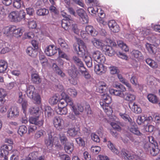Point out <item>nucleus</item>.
Here are the masks:
<instances>
[{
	"label": "nucleus",
	"instance_id": "obj_47",
	"mask_svg": "<svg viewBox=\"0 0 160 160\" xmlns=\"http://www.w3.org/2000/svg\"><path fill=\"white\" fill-rule=\"evenodd\" d=\"M52 68L56 71V73L58 75L61 76L62 77H63L65 76L64 73L62 72V71L60 69L57 64L55 63H53L52 65Z\"/></svg>",
	"mask_w": 160,
	"mask_h": 160
},
{
	"label": "nucleus",
	"instance_id": "obj_50",
	"mask_svg": "<svg viewBox=\"0 0 160 160\" xmlns=\"http://www.w3.org/2000/svg\"><path fill=\"white\" fill-rule=\"evenodd\" d=\"M0 50L1 53L5 54L9 51V48L6 47L5 43H0Z\"/></svg>",
	"mask_w": 160,
	"mask_h": 160
},
{
	"label": "nucleus",
	"instance_id": "obj_37",
	"mask_svg": "<svg viewBox=\"0 0 160 160\" xmlns=\"http://www.w3.org/2000/svg\"><path fill=\"white\" fill-rule=\"evenodd\" d=\"M72 59L74 63L79 67L78 68H82L84 67L83 62L78 57L74 56L73 57Z\"/></svg>",
	"mask_w": 160,
	"mask_h": 160
},
{
	"label": "nucleus",
	"instance_id": "obj_45",
	"mask_svg": "<svg viewBox=\"0 0 160 160\" xmlns=\"http://www.w3.org/2000/svg\"><path fill=\"white\" fill-rule=\"evenodd\" d=\"M45 133V132L43 130L41 129L37 131L35 133L34 137L35 139H37L38 138L43 136Z\"/></svg>",
	"mask_w": 160,
	"mask_h": 160
},
{
	"label": "nucleus",
	"instance_id": "obj_55",
	"mask_svg": "<svg viewBox=\"0 0 160 160\" xmlns=\"http://www.w3.org/2000/svg\"><path fill=\"white\" fill-rule=\"evenodd\" d=\"M39 111V108L38 106L32 107L29 109V112L31 114L33 115L34 114H37Z\"/></svg>",
	"mask_w": 160,
	"mask_h": 160
},
{
	"label": "nucleus",
	"instance_id": "obj_43",
	"mask_svg": "<svg viewBox=\"0 0 160 160\" xmlns=\"http://www.w3.org/2000/svg\"><path fill=\"white\" fill-rule=\"evenodd\" d=\"M32 80L33 83L36 84H39L41 81L39 75L36 73H33L32 75Z\"/></svg>",
	"mask_w": 160,
	"mask_h": 160
},
{
	"label": "nucleus",
	"instance_id": "obj_56",
	"mask_svg": "<svg viewBox=\"0 0 160 160\" xmlns=\"http://www.w3.org/2000/svg\"><path fill=\"white\" fill-rule=\"evenodd\" d=\"M59 138L61 143L62 144H66L68 141L66 135L63 133H61L59 134Z\"/></svg>",
	"mask_w": 160,
	"mask_h": 160
},
{
	"label": "nucleus",
	"instance_id": "obj_40",
	"mask_svg": "<svg viewBox=\"0 0 160 160\" xmlns=\"http://www.w3.org/2000/svg\"><path fill=\"white\" fill-rule=\"evenodd\" d=\"M49 12L48 9L45 8H41L37 10L36 14L38 16H44L48 15Z\"/></svg>",
	"mask_w": 160,
	"mask_h": 160
},
{
	"label": "nucleus",
	"instance_id": "obj_1",
	"mask_svg": "<svg viewBox=\"0 0 160 160\" xmlns=\"http://www.w3.org/2000/svg\"><path fill=\"white\" fill-rule=\"evenodd\" d=\"M74 49L78 56L80 57L85 56L84 60L88 67L91 68L92 66V58L89 56H86L88 51L87 47L82 41L80 40L77 45L75 46L74 45Z\"/></svg>",
	"mask_w": 160,
	"mask_h": 160
},
{
	"label": "nucleus",
	"instance_id": "obj_14",
	"mask_svg": "<svg viewBox=\"0 0 160 160\" xmlns=\"http://www.w3.org/2000/svg\"><path fill=\"white\" fill-rule=\"evenodd\" d=\"M19 114V111L18 108L16 106L11 107L8 112L7 117L10 118L18 117Z\"/></svg>",
	"mask_w": 160,
	"mask_h": 160
},
{
	"label": "nucleus",
	"instance_id": "obj_38",
	"mask_svg": "<svg viewBox=\"0 0 160 160\" xmlns=\"http://www.w3.org/2000/svg\"><path fill=\"white\" fill-rule=\"evenodd\" d=\"M64 149L67 153L69 154L71 153L74 149L73 143H68L66 144L64 146Z\"/></svg>",
	"mask_w": 160,
	"mask_h": 160
},
{
	"label": "nucleus",
	"instance_id": "obj_63",
	"mask_svg": "<svg viewBox=\"0 0 160 160\" xmlns=\"http://www.w3.org/2000/svg\"><path fill=\"white\" fill-rule=\"evenodd\" d=\"M13 4L15 8L17 9L19 8L21 6V0H13Z\"/></svg>",
	"mask_w": 160,
	"mask_h": 160
},
{
	"label": "nucleus",
	"instance_id": "obj_26",
	"mask_svg": "<svg viewBox=\"0 0 160 160\" xmlns=\"http://www.w3.org/2000/svg\"><path fill=\"white\" fill-rule=\"evenodd\" d=\"M58 41V44L62 49L68 50L69 49V46L64 39L62 38H59Z\"/></svg>",
	"mask_w": 160,
	"mask_h": 160
},
{
	"label": "nucleus",
	"instance_id": "obj_12",
	"mask_svg": "<svg viewBox=\"0 0 160 160\" xmlns=\"http://www.w3.org/2000/svg\"><path fill=\"white\" fill-rule=\"evenodd\" d=\"M130 125L128 127V130L132 133L138 136H141L142 135L139 130H138V128L134 122L132 121L130 122Z\"/></svg>",
	"mask_w": 160,
	"mask_h": 160
},
{
	"label": "nucleus",
	"instance_id": "obj_10",
	"mask_svg": "<svg viewBox=\"0 0 160 160\" xmlns=\"http://www.w3.org/2000/svg\"><path fill=\"white\" fill-rule=\"evenodd\" d=\"M92 57L97 62L102 64L105 62L106 60L105 56L99 51L94 52L93 54Z\"/></svg>",
	"mask_w": 160,
	"mask_h": 160
},
{
	"label": "nucleus",
	"instance_id": "obj_11",
	"mask_svg": "<svg viewBox=\"0 0 160 160\" xmlns=\"http://www.w3.org/2000/svg\"><path fill=\"white\" fill-rule=\"evenodd\" d=\"M18 95L19 97L18 102V103L21 104L23 112L24 114H26L28 106V102L27 101L24 100L23 98L22 93L21 92H19L18 93Z\"/></svg>",
	"mask_w": 160,
	"mask_h": 160
},
{
	"label": "nucleus",
	"instance_id": "obj_30",
	"mask_svg": "<svg viewBox=\"0 0 160 160\" xmlns=\"http://www.w3.org/2000/svg\"><path fill=\"white\" fill-rule=\"evenodd\" d=\"M55 110L57 113L61 115H66L68 113V109L66 107H58Z\"/></svg>",
	"mask_w": 160,
	"mask_h": 160
},
{
	"label": "nucleus",
	"instance_id": "obj_62",
	"mask_svg": "<svg viewBox=\"0 0 160 160\" xmlns=\"http://www.w3.org/2000/svg\"><path fill=\"white\" fill-rule=\"evenodd\" d=\"M28 25L29 28L31 29H35L37 26L36 22L34 20H29L28 22Z\"/></svg>",
	"mask_w": 160,
	"mask_h": 160
},
{
	"label": "nucleus",
	"instance_id": "obj_52",
	"mask_svg": "<svg viewBox=\"0 0 160 160\" xmlns=\"http://www.w3.org/2000/svg\"><path fill=\"white\" fill-rule=\"evenodd\" d=\"M145 121V115L144 114L139 116L136 120L137 123L139 125L144 123Z\"/></svg>",
	"mask_w": 160,
	"mask_h": 160
},
{
	"label": "nucleus",
	"instance_id": "obj_20",
	"mask_svg": "<svg viewBox=\"0 0 160 160\" xmlns=\"http://www.w3.org/2000/svg\"><path fill=\"white\" fill-rule=\"evenodd\" d=\"M29 122L30 123L34 124L35 125L38 126L40 127L43 124L44 120L43 119L39 120V117H32L29 119Z\"/></svg>",
	"mask_w": 160,
	"mask_h": 160
},
{
	"label": "nucleus",
	"instance_id": "obj_35",
	"mask_svg": "<svg viewBox=\"0 0 160 160\" xmlns=\"http://www.w3.org/2000/svg\"><path fill=\"white\" fill-rule=\"evenodd\" d=\"M148 100L151 102L156 104L158 102V98L157 96L153 94H149L147 96Z\"/></svg>",
	"mask_w": 160,
	"mask_h": 160
},
{
	"label": "nucleus",
	"instance_id": "obj_59",
	"mask_svg": "<svg viewBox=\"0 0 160 160\" xmlns=\"http://www.w3.org/2000/svg\"><path fill=\"white\" fill-rule=\"evenodd\" d=\"M98 9L96 7H89L88 8V12L92 15L96 14L97 12H98Z\"/></svg>",
	"mask_w": 160,
	"mask_h": 160
},
{
	"label": "nucleus",
	"instance_id": "obj_3",
	"mask_svg": "<svg viewBox=\"0 0 160 160\" xmlns=\"http://www.w3.org/2000/svg\"><path fill=\"white\" fill-rule=\"evenodd\" d=\"M26 13L23 10L19 11H13L11 12L8 15L9 19L12 22H17L25 19Z\"/></svg>",
	"mask_w": 160,
	"mask_h": 160
},
{
	"label": "nucleus",
	"instance_id": "obj_16",
	"mask_svg": "<svg viewBox=\"0 0 160 160\" xmlns=\"http://www.w3.org/2000/svg\"><path fill=\"white\" fill-rule=\"evenodd\" d=\"M108 88L106 83L104 82H100L98 83L96 89V91L100 93H104L107 92Z\"/></svg>",
	"mask_w": 160,
	"mask_h": 160
},
{
	"label": "nucleus",
	"instance_id": "obj_41",
	"mask_svg": "<svg viewBox=\"0 0 160 160\" xmlns=\"http://www.w3.org/2000/svg\"><path fill=\"white\" fill-rule=\"evenodd\" d=\"M39 60L43 67H45L47 65L48 60L44 55L40 54L39 56Z\"/></svg>",
	"mask_w": 160,
	"mask_h": 160
},
{
	"label": "nucleus",
	"instance_id": "obj_24",
	"mask_svg": "<svg viewBox=\"0 0 160 160\" xmlns=\"http://www.w3.org/2000/svg\"><path fill=\"white\" fill-rule=\"evenodd\" d=\"M27 95L30 98H33V96L37 93L35 92V88L32 85H29L27 88Z\"/></svg>",
	"mask_w": 160,
	"mask_h": 160
},
{
	"label": "nucleus",
	"instance_id": "obj_34",
	"mask_svg": "<svg viewBox=\"0 0 160 160\" xmlns=\"http://www.w3.org/2000/svg\"><path fill=\"white\" fill-rule=\"evenodd\" d=\"M146 48L148 52L151 53H154L156 52L157 48L154 45L147 43L146 44Z\"/></svg>",
	"mask_w": 160,
	"mask_h": 160
},
{
	"label": "nucleus",
	"instance_id": "obj_64",
	"mask_svg": "<svg viewBox=\"0 0 160 160\" xmlns=\"http://www.w3.org/2000/svg\"><path fill=\"white\" fill-rule=\"evenodd\" d=\"M68 92L69 95L71 96L75 97L77 93V91L74 88H69L68 90Z\"/></svg>",
	"mask_w": 160,
	"mask_h": 160
},
{
	"label": "nucleus",
	"instance_id": "obj_46",
	"mask_svg": "<svg viewBox=\"0 0 160 160\" xmlns=\"http://www.w3.org/2000/svg\"><path fill=\"white\" fill-rule=\"evenodd\" d=\"M132 110L134 113L137 114L140 113L142 112L141 108L135 103L133 104L132 107Z\"/></svg>",
	"mask_w": 160,
	"mask_h": 160
},
{
	"label": "nucleus",
	"instance_id": "obj_57",
	"mask_svg": "<svg viewBox=\"0 0 160 160\" xmlns=\"http://www.w3.org/2000/svg\"><path fill=\"white\" fill-rule=\"evenodd\" d=\"M45 114L46 116L49 117L52 115L53 110L50 106H46L45 108Z\"/></svg>",
	"mask_w": 160,
	"mask_h": 160
},
{
	"label": "nucleus",
	"instance_id": "obj_54",
	"mask_svg": "<svg viewBox=\"0 0 160 160\" xmlns=\"http://www.w3.org/2000/svg\"><path fill=\"white\" fill-rule=\"evenodd\" d=\"M119 115L125 121H128L130 122L132 121V119L130 118L129 115L125 113L120 112Z\"/></svg>",
	"mask_w": 160,
	"mask_h": 160
},
{
	"label": "nucleus",
	"instance_id": "obj_23",
	"mask_svg": "<svg viewBox=\"0 0 160 160\" xmlns=\"http://www.w3.org/2000/svg\"><path fill=\"white\" fill-rule=\"evenodd\" d=\"M122 97L124 99L130 102H132L136 99V96L129 92H125Z\"/></svg>",
	"mask_w": 160,
	"mask_h": 160
},
{
	"label": "nucleus",
	"instance_id": "obj_61",
	"mask_svg": "<svg viewBox=\"0 0 160 160\" xmlns=\"http://www.w3.org/2000/svg\"><path fill=\"white\" fill-rule=\"evenodd\" d=\"M101 148L100 147L98 146H92L91 148V150L94 154H97L100 151Z\"/></svg>",
	"mask_w": 160,
	"mask_h": 160
},
{
	"label": "nucleus",
	"instance_id": "obj_9",
	"mask_svg": "<svg viewBox=\"0 0 160 160\" xmlns=\"http://www.w3.org/2000/svg\"><path fill=\"white\" fill-rule=\"evenodd\" d=\"M53 123L54 127L58 130L61 131L64 128V121L60 117H55L53 120Z\"/></svg>",
	"mask_w": 160,
	"mask_h": 160
},
{
	"label": "nucleus",
	"instance_id": "obj_5",
	"mask_svg": "<svg viewBox=\"0 0 160 160\" xmlns=\"http://www.w3.org/2000/svg\"><path fill=\"white\" fill-rule=\"evenodd\" d=\"M113 86L117 89H110L109 92L112 95L119 96L122 97L123 95V92L126 91V88L122 85L118 83H114L113 84Z\"/></svg>",
	"mask_w": 160,
	"mask_h": 160
},
{
	"label": "nucleus",
	"instance_id": "obj_29",
	"mask_svg": "<svg viewBox=\"0 0 160 160\" xmlns=\"http://www.w3.org/2000/svg\"><path fill=\"white\" fill-rule=\"evenodd\" d=\"M84 110V108L81 104H78L75 106L73 111L76 115H78L80 114V112H82Z\"/></svg>",
	"mask_w": 160,
	"mask_h": 160
},
{
	"label": "nucleus",
	"instance_id": "obj_22",
	"mask_svg": "<svg viewBox=\"0 0 160 160\" xmlns=\"http://www.w3.org/2000/svg\"><path fill=\"white\" fill-rule=\"evenodd\" d=\"M78 71L81 73V74L85 79H89L90 78L91 76L87 69L83 67L82 68H78Z\"/></svg>",
	"mask_w": 160,
	"mask_h": 160
},
{
	"label": "nucleus",
	"instance_id": "obj_13",
	"mask_svg": "<svg viewBox=\"0 0 160 160\" xmlns=\"http://www.w3.org/2000/svg\"><path fill=\"white\" fill-rule=\"evenodd\" d=\"M107 68L102 64H97L94 67V70L96 73L99 75L104 74L106 72Z\"/></svg>",
	"mask_w": 160,
	"mask_h": 160
},
{
	"label": "nucleus",
	"instance_id": "obj_7",
	"mask_svg": "<svg viewBox=\"0 0 160 160\" xmlns=\"http://www.w3.org/2000/svg\"><path fill=\"white\" fill-rule=\"evenodd\" d=\"M106 42L108 45L104 46L102 49L106 55L112 56L115 53L112 47L116 46V43L114 42L109 39L106 40Z\"/></svg>",
	"mask_w": 160,
	"mask_h": 160
},
{
	"label": "nucleus",
	"instance_id": "obj_8",
	"mask_svg": "<svg viewBox=\"0 0 160 160\" xmlns=\"http://www.w3.org/2000/svg\"><path fill=\"white\" fill-rule=\"evenodd\" d=\"M48 137L45 140V143L47 147L52 145L58 146L59 139L58 137L54 136L53 132L50 131L48 132Z\"/></svg>",
	"mask_w": 160,
	"mask_h": 160
},
{
	"label": "nucleus",
	"instance_id": "obj_36",
	"mask_svg": "<svg viewBox=\"0 0 160 160\" xmlns=\"http://www.w3.org/2000/svg\"><path fill=\"white\" fill-rule=\"evenodd\" d=\"M28 160H44V156H41L37 158V156L35 152H32L29 155Z\"/></svg>",
	"mask_w": 160,
	"mask_h": 160
},
{
	"label": "nucleus",
	"instance_id": "obj_15",
	"mask_svg": "<svg viewBox=\"0 0 160 160\" xmlns=\"http://www.w3.org/2000/svg\"><path fill=\"white\" fill-rule=\"evenodd\" d=\"M44 52L47 56H51L57 53V50L54 45H51L46 47Z\"/></svg>",
	"mask_w": 160,
	"mask_h": 160
},
{
	"label": "nucleus",
	"instance_id": "obj_33",
	"mask_svg": "<svg viewBox=\"0 0 160 160\" xmlns=\"http://www.w3.org/2000/svg\"><path fill=\"white\" fill-rule=\"evenodd\" d=\"M146 62L150 67L153 69H156L158 67V64L157 62L150 58H148L146 59Z\"/></svg>",
	"mask_w": 160,
	"mask_h": 160
},
{
	"label": "nucleus",
	"instance_id": "obj_53",
	"mask_svg": "<svg viewBox=\"0 0 160 160\" xmlns=\"http://www.w3.org/2000/svg\"><path fill=\"white\" fill-rule=\"evenodd\" d=\"M67 133L69 136L74 137L77 135L78 131L74 128H69L67 131Z\"/></svg>",
	"mask_w": 160,
	"mask_h": 160
},
{
	"label": "nucleus",
	"instance_id": "obj_32",
	"mask_svg": "<svg viewBox=\"0 0 160 160\" xmlns=\"http://www.w3.org/2000/svg\"><path fill=\"white\" fill-rule=\"evenodd\" d=\"M60 100L59 96L56 94L51 97L49 100V102L51 105L56 104Z\"/></svg>",
	"mask_w": 160,
	"mask_h": 160
},
{
	"label": "nucleus",
	"instance_id": "obj_2",
	"mask_svg": "<svg viewBox=\"0 0 160 160\" xmlns=\"http://www.w3.org/2000/svg\"><path fill=\"white\" fill-rule=\"evenodd\" d=\"M112 102L111 98L108 94H104L102 99L100 102V104L104 111L108 115H111L112 112V108L109 106V104Z\"/></svg>",
	"mask_w": 160,
	"mask_h": 160
},
{
	"label": "nucleus",
	"instance_id": "obj_6",
	"mask_svg": "<svg viewBox=\"0 0 160 160\" xmlns=\"http://www.w3.org/2000/svg\"><path fill=\"white\" fill-rule=\"evenodd\" d=\"M143 148L146 152H149L151 155L153 156H157L160 151L157 142H155L154 145L151 144L149 145L148 144H144Z\"/></svg>",
	"mask_w": 160,
	"mask_h": 160
},
{
	"label": "nucleus",
	"instance_id": "obj_39",
	"mask_svg": "<svg viewBox=\"0 0 160 160\" xmlns=\"http://www.w3.org/2000/svg\"><path fill=\"white\" fill-rule=\"evenodd\" d=\"M92 42L95 47L98 48L101 47L102 48L104 46L103 43L101 40L96 38H93L92 40Z\"/></svg>",
	"mask_w": 160,
	"mask_h": 160
},
{
	"label": "nucleus",
	"instance_id": "obj_4",
	"mask_svg": "<svg viewBox=\"0 0 160 160\" xmlns=\"http://www.w3.org/2000/svg\"><path fill=\"white\" fill-rule=\"evenodd\" d=\"M4 32V34L8 36L12 34V35L17 38L20 37L22 35L23 31L21 28H17L16 26H12L9 28H6Z\"/></svg>",
	"mask_w": 160,
	"mask_h": 160
},
{
	"label": "nucleus",
	"instance_id": "obj_51",
	"mask_svg": "<svg viewBox=\"0 0 160 160\" xmlns=\"http://www.w3.org/2000/svg\"><path fill=\"white\" fill-rule=\"evenodd\" d=\"M31 98H32L33 100L34 103L36 104L39 105L41 103V98L40 95L38 93L35 94L33 96V97Z\"/></svg>",
	"mask_w": 160,
	"mask_h": 160
},
{
	"label": "nucleus",
	"instance_id": "obj_49",
	"mask_svg": "<svg viewBox=\"0 0 160 160\" xmlns=\"http://www.w3.org/2000/svg\"><path fill=\"white\" fill-rule=\"evenodd\" d=\"M27 131V128L25 125L20 126L18 130V133L21 136H22L26 133Z\"/></svg>",
	"mask_w": 160,
	"mask_h": 160
},
{
	"label": "nucleus",
	"instance_id": "obj_31",
	"mask_svg": "<svg viewBox=\"0 0 160 160\" xmlns=\"http://www.w3.org/2000/svg\"><path fill=\"white\" fill-rule=\"evenodd\" d=\"M132 56L138 60L143 58V56L141 52L138 50H134L132 52Z\"/></svg>",
	"mask_w": 160,
	"mask_h": 160
},
{
	"label": "nucleus",
	"instance_id": "obj_58",
	"mask_svg": "<svg viewBox=\"0 0 160 160\" xmlns=\"http://www.w3.org/2000/svg\"><path fill=\"white\" fill-rule=\"evenodd\" d=\"M66 100L67 105L70 106L72 110H73L75 106L74 105L72 101L71 98L68 96H66Z\"/></svg>",
	"mask_w": 160,
	"mask_h": 160
},
{
	"label": "nucleus",
	"instance_id": "obj_60",
	"mask_svg": "<svg viewBox=\"0 0 160 160\" xmlns=\"http://www.w3.org/2000/svg\"><path fill=\"white\" fill-rule=\"evenodd\" d=\"M119 154H120L119 156H121L125 159H126L127 157H128L129 154L128 151L124 149H122L120 153L119 152Z\"/></svg>",
	"mask_w": 160,
	"mask_h": 160
},
{
	"label": "nucleus",
	"instance_id": "obj_28",
	"mask_svg": "<svg viewBox=\"0 0 160 160\" xmlns=\"http://www.w3.org/2000/svg\"><path fill=\"white\" fill-rule=\"evenodd\" d=\"M26 52L28 55L32 57H36L37 54L36 50L31 47H29L27 48Z\"/></svg>",
	"mask_w": 160,
	"mask_h": 160
},
{
	"label": "nucleus",
	"instance_id": "obj_19",
	"mask_svg": "<svg viewBox=\"0 0 160 160\" xmlns=\"http://www.w3.org/2000/svg\"><path fill=\"white\" fill-rule=\"evenodd\" d=\"M77 13L78 15L82 18L84 23L88 22V19L86 12L83 9L80 8L77 10Z\"/></svg>",
	"mask_w": 160,
	"mask_h": 160
},
{
	"label": "nucleus",
	"instance_id": "obj_18",
	"mask_svg": "<svg viewBox=\"0 0 160 160\" xmlns=\"http://www.w3.org/2000/svg\"><path fill=\"white\" fill-rule=\"evenodd\" d=\"M76 72V70L75 69H73L72 68L68 70V73L72 77L69 80L70 82L73 85H76L77 84V81L76 79H75L74 78L76 77L77 76Z\"/></svg>",
	"mask_w": 160,
	"mask_h": 160
},
{
	"label": "nucleus",
	"instance_id": "obj_21",
	"mask_svg": "<svg viewBox=\"0 0 160 160\" xmlns=\"http://www.w3.org/2000/svg\"><path fill=\"white\" fill-rule=\"evenodd\" d=\"M85 32L87 34L93 36H96L98 33V32L92 26L90 25H88L86 27Z\"/></svg>",
	"mask_w": 160,
	"mask_h": 160
},
{
	"label": "nucleus",
	"instance_id": "obj_25",
	"mask_svg": "<svg viewBox=\"0 0 160 160\" xmlns=\"http://www.w3.org/2000/svg\"><path fill=\"white\" fill-rule=\"evenodd\" d=\"M7 62L3 60H0V73H5L8 68Z\"/></svg>",
	"mask_w": 160,
	"mask_h": 160
},
{
	"label": "nucleus",
	"instance_id": "obj_42",
	"mask_svg": "<svg viewBox=\"0 0 160 160\" xmlns=\"http://www.w3.org/2000/svg\"><path fill=\"white\" fill-rule=\"evenodd\" d=\"M117 44L118 46L123 51L127 52L128 51L129 48L126 43L122 41H117Z\"/></svg>",
	"mask_w": 160,
	"mask_h": 160
},
{
	"label": "nucleus",
	"instance_id": "obj_27",
	"mask_svg": "<svg viewBox=\"0 0 160 160\" xmlns=\"http://www.w3.org/2000/svg\"><path fill=\"white\" fill-rule=\"evenodd\" d=\"M70 18L69 19H63L61 21V25L62 27L65 30H67L69 28L71 25Z\"/></svg>",
	"mask_w": 160,
	"mask_h": 160
},
{
	"label": "nucleus",
	"instance_id": "obj_48",
	"mask_svg": "<svg viewBox=\"0 0 160 160\" xmlns=\"http://www.w3.org/2000/svg\"><path fill=\"white\" fill-rule=\"evenodd\" d=\"M147 38L150 42L156 44L157 46L160 43V40L158 38L155 37L153 36H152L151 37L148 36L147 37Z\"/></svg>",
	"mask_w": 160,
	"mask_h": 160
},
{
	"label": "nucleus",
	"instance_id": "obj_44",
	"mask_svg": "<svg viewBox=\"0 0 160 160\" xmlns=\"http://www.w3.org/2000/svg\"><path fill=\"white\" fill-rule=\"evenodd\" d=\"M108 146L109 148L114 153L119 156V151L116 148L113 144L110 141L108 142Z\"/></svg>",
	"mask_w": 160,
	"mask_h": 160
},
{
	"label": "nucleus",
	"instance_id": "obj_17",
	"mask_svg": "<svg viewBox=\"0 0 160 160\" xmlns=\"http://www.w3.org/2000/svg\"><path fill=\"white\" fill-rule=\"evenodd\" d=\"M12 148V145L6 144L3 145L1 148L0 156L3 157V155H7L9 151H11Z\"/></svg>",
	"mask_w": 160,
	"mask_h": 160
}]
</instances>
